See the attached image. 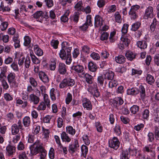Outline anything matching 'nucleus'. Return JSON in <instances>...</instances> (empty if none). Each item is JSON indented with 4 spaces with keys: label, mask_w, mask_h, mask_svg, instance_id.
I'll list each match as a JSON object with an SVG mask.
<instances>
[{
    "label": "nucleus",
    "mask_w": 159,
    "mask_h": 159,
    "mask_svg": "<svg viewBox=\"0 0 159 159\" xmlns=\"http://www.w3.org/2000/svg\"><path fill=\"white\" fill-rule=\"evenodd\" d=\"M31 123V119L29 116H26L23 119V123L25 127H28Z\"/></svg>",
    "instance_id": "32"
},
{
    "label": "nucleus",
    "mask_w": 159,
    "mask_h": 159,
    "mask_svg": "<svg viewBox=\"0 0 159 159\" xmlns=\"http://www.w3.org/2000/svg\"><path fill=\"white\" fill-rule=\"evenodd\" d=\"M139 109V106L134 105L131 107L130 108V110L131 113L133 114H136L138 112Z\"/></svg>",
    "instance_id": "53"
},
{
    "label": "nucleus",
    "mask_w": 159,
    "mask_h": 159,
    "mask_svg": "<svg viewBox=\"0 0 159 159\" xmlns=\"http://www.w3.org/2000/svg\"><path fill=\"white\" fill-rule=\"evenodd\" d=\"M88 67L89 70L93 72H94L97 69V66L96 63L92 61H90L88 64Z\"/></svg>",
    "instance_id": "30"
},
{
    "label": "nucleus",
    "mask_w": 159,
    "mask_h": 159,
    "mask_svg": "<svg viewBox=\"0 0 159 159\" xmlns=\"http://www.w3.org/2000/svg\"><path fill=\"white\" fill-rule=\"evenodd\" d=\"M83 139L84 143L87 145H88L90 143L89 138L87 134L84 135L83 137Z\"/></svg>",
    "instance_id": "58"
},
{
    "label": "nucleus",
    "mask_w": 159,
    "mask_h": 159,
    "mask_svg": "<svg viewBox=\"0 0 159 159\" xmlns=\"http://www.w3.org/2000/svg\"><path fill=\"white\" fill-rule=\"evenodd\" d=\"M49 68L51 70H55L56 68V61L54 59H52L51 60Z\"/></svg>",
    "instance_id": "54"
},
{
    "label": "nucleus",
    "mask_w": 159,
    "mask_h": 159,
    "mask_svg": "<svg viewBox=\"0 0 159 159\" xmlns=\"http://www.w3.org/2000/svg\"><path fill=\"white\" fill-rule=\"evenodd\" d=\"M111 102L114 107L119 110L120 106L124 103V101L121 97H118L115 98V99L113 100Z\"/></svg>",
    "instance_id": "15"
},
{
    "label": "nucleus",
    "mask_w": 159,
    "mask_h": 159,
    "mask_svg": "<svg viewBox=\"0 0 159 159\" xmlns=\"http://www.w3.org/2000/svg\"><path fill=\"white\" fill-rule=\"evenodd\" d=\"M75 84L74 80L70 78H65L59 84V87L61 89L72 87Z\"/></svg>",
    "instance_id": "3"
},
{
    "label": "nucleus",
    "mask_w": 159,
    "mask_h": 159,
    "mask_svg": "<svg viewBox=\"0 0 159 159\" xmlns=\"http://www.w3.org/2000/svg\"><path fill=\"white\" fill-rule=\"evenodd\" d=\"M37 95L34 93H31L29 95V101L30 103H32L34 105L38 104L39 102L40 98L39 96L41 95L40 91L37 90Z\"/></svg>",
    "instance_id": "8"
},
{
    "label": "nucleus",
    "mask_w": 159,
    "mask_h": 159,
    "mask_svg": "<svg viewBox=\"0 0 159 159\" xmlns=\"http://www.w3.org/2000/svg\"><path fill=\"white\" fill-rule=\"evenodd\" d=\"M34 52L36 55L39 56L43 55V50L39 48L38 45H35L34 47Z\"/></svg>",
    "instance_id": "33"
},
{
    "label": "nucleus",
    "mask_w": 159,
    "mask_h": 159,
    "mask_svg": "<svg viewBox=\"0 0 159 159\" xmlns=\"http://www.w3.org/2000/svg\"><path fill=\"white\" fill-rule=\"evenodd\" d=\"M10 11V7L7 6L5 5L3 2H1L0 6V11H2L3 12L9 11Z\"/></svg>",
    "instance_id": "43"
},
{
    "label": "nucleus",
    "mask_w": 159,
    "mask_h": 159,
    "mask_svg": "<svg viewBox=\"0 0 159 159\" xmlns=\"http://www.w3.org/2000/svg\"><path fill=\"white\" fill-rule=\"evenodd\" d=\"M72 48L71 47H67L63 44H61V49L59 53V56L60 58L62 60H65L66 58V53L65 50H66L67 54L70 53Z\"/></svg>",
    "instance_id": "7"
},
{
    "label": "nucleus",
    "mask_w": 159,
    "mask_h": 159,
    "mask_svg": "<svg viewBox=\"0 0 159 159\" xmlns=\"http://www.w3.org/2000/svg\"><path fill=\"white\" fill-rule=\"evenodd\" d=\"M154 16L153 7L149 6L145 11L143 18L145 19H150L153 18Z\"/></svg>",
    "instance_id": "10"
},
{
    "label": "nucleus",
    "mask_w": 159,
    "mask_h": 159,
    "mask_svg": "<svg viewBox=\"0 0 159 159\" xmlns=\"http://www.w3.org/2000/svg\"><path fill=\"white\" fill-rule=\"evenodd\" d=\"M61 137L63 142L69 143L70 142L71 140V138H70L68 135L64 131H63L61 133Z\"/></svg>",
    "instance_id": "27"
},
{
    "label": "nucleus",
    "mask_w": 159,
    "mask_h": 159,
    "mask_svg": "<svg viewBox=\"0 0 159 159\" xmlns=\"http://www.w3.org/2000/svg\"><path fill=\"white\" fill-rule=\"evenodd\" d=\"M70 11L69 10H66L64 14L61 17V20L63 22H67L68 20V16L70 14Z\"/></svg>",
    "instance_id": "34"
},
{
    "label": "nucleus",
    "mask_w": 159,
    "mask_h": 159,
    "mask_svg": "<svg viewBox=\"0 0 159 159\" xmlns=\"http://www.w3.org/2000/svg\"><path fill=\"white\" fill-rule=\"evenodd\" d=\"M135 54L131 51L127 52L125 54L126 58L129 60L132 61L134 59L135 57Z\"/></svg>",
    "instance_id": "35"
},
{
    "label": "nucleus",
    "mask_w": 159,
    "mask_h": 159,
    "mask_svg": "<svg viewBox=\"0 0 159 159\" xmlns=\"http://www.w3.org/2000/svg\"><path fill=\"white\" fill-rule=\"evenodd\" d=\"M157 23V21L155 18L153 19L152 22L150 26V29L151 31H154L155 30Z\"/></svg>",
    "instance_id": "55"
},
{
    "label": "nucleus",
    "mask_w": 159,
    "mask_h": 159,
    "mask_svg": "<svg viewBox=\"0 0 159 159\" xmlns=\"http://www.w3.org/2000/svg\"><path fill=\"white\" fill-rule=\"evenodd\" d=\"M120 142L116 137H114L109 141V146L115 150H116L119 147Z\"/></svg>",
    "instance_id": "12"
},
{
    "label": "nucleus",
    "mask_w": 159,
    "mask_h": 159,
    "mask_svg": "<svg viewBox=\"0 0 159 159\" xmlns=\"http://www.w3.org/2000/svg\"><path fill=\"white\" fill-rule=\"evenodd\" d=\"M43 96L44 101V102L45 103L48 107L50 108L51 105L50 100L48 95L46 93H44L43 94Z\"/></svg>",
    "instance_id": "38"
},
{
    "label": "nucleus",
    "mask_w": 159,
    "mask_h": 159,
    "mask_svg": "<svg viewBox=\"0 0 159 159\" xmlns=\"http://www.w3.org/2000/svg\"><path fill=\"white\" fill-rule=\"evenodd\" d=\"M140 8L139 6L135 5L131 7L129 12V15L132 20H135L138 17V11Z\"/></svg>",
    "instance_id": "4"
},
{
    "label": "nucleus",
    "mask_w": 159,
    "mask_h": 159,
    "mask_svg": "<svg viewBox=\"0 0 159 159\" xmlns=\"http://www.w3.org/2000/svg\"><path fill=\"white\" fill-rule=\"evenodd\" d=\"M95 126L96 128L97 131L100 133L102 132L103 128L102 125L99 122L95 123Z\"/></svg>",
    "instance_id": "61"
},
{
    "label": "nucleus",
    "mask_w": 159,
    "mask_h": 159,
    "mask_svg": "<svg viewBox=\"0 0 159 159\" xmlns=\"http://www.w3.org/2000/svg\"><path fill=\"white\" fill-rule=\"evenodd\" d=\"M5 117L6 120L10 123L14 122L16 119V117L11 112L7 113Z\"/></svg>",
    "instance_id": "24"
},
{
    "label": "nucleus",
    "mask_w": 159,
    "mask_h": 159,
    "mask_svg": "<svg viewBox=\"0 0 159 159\" xmlns=\"http://www.w3.org/2000/svg\"><path fill=\"white\" fill-rule=\"evenodd\" d=\"M15 77L16 74L13 72H10L7 76V79L9 84L11 85L14 88L17 87V85L16 84Z\"/></svg>",
    "instance_id": "13"
},
{
    "label": "nucleus",
    "mask_w": 159,
    "mask_h": 159,
    "mask_svg": "<svg viewBox=\"0 0 159 159\" xmlns=\"http://www.w3.org/2000/svg\"><path fill=\"white\" fill-rule=\"evenodd\" d=\"M24 64L25 68H29L31 64V61L30 57L27 56L25 58Z\"/></svg>",
    "instance_id": "47"
},
{
    "label": "nucleus",
    "mask_w": 159,
    "mask_h": 159,
    "mask_svg": "<svg viewBox=\"0 0 159 159\" xmlns=\"http://www.w3.org/2000/svg\"><path fill=\"white\" fill-rule=\"evenodd\" d=\"M50 97L52 101H55L56 99V95L57 97L60 96L59 91L57 90H55L54 88H52L50 89Z\"/></svg>",
    "instance_id": "22"
},
{
    "label": "nucleus",
    "mask_w": 159,
    "mask_h": 159,
    "mask_svg": "<svg viewBox=\"0 0 159 159\" xmlns=\"http://www.w3.org/2000/svg\"><path fill=\"white\" fill-rule=\"evenodd\" d=\"M33 16L36 19L37 21L41 22L44 19L46 20L49 17L47 12L41 11H37L33 14Z\"/></svg>",
    "instance_id": "5"
},
{
    "label": "nucleus",
    "mask_w": 159,
    "mask_h": 159,
    "mask_svg": "<svg viewBox=\"0 0 159 159\" xmlns=\"http://www.w3.org/2000/svg\"><path fill=\"white\" fill-rule=\"evenodd\" d=\"M24 45L25 46L28 47V48L30 47V44L31 43V39L29 36H25L24 38Z\"/></svg>",
    "instance_id": "42"
},
{
    "label": "nucleus",
    "mask_w": 159,
    "mask_h": 159,
    "mask_svg": "<svg viewBox=\"0 0 159 159\" xmlns=\"http://www.w3.org/2000/svg\"><path fill=\"white\" fill-rule=\"evenodd\" d=\"M129 26V25L128 24H124L121 29V32L123 34L122 35H129L126 34Z\"/></svg>",
    "instance_id": "46"
},
{
    "label": "nucleus",
    "mask_w": 159,
    "mask_h": 159,
    "mask_svg": "<svg viewBox=\"0 0 159 159\" xmlns=\"http://www.w3.org/2000/svg\"><path fill=\"white\" fill-rule=\"evenodd\" d=\"M23 126L20 120H18L17 124L14 123L11 127V133L12 135H16L18 134L20 130H22Z\"/></svg>",
    "instance_id": "6"
},
{
    "label": "nucleus",
    "mask_w": 159,
    "mask_h": 159,
    "mask_svg": "<svg viewBox=\"0 0 159 159\" xmlns=\"http://www.w3.org/2000/svg\"><path fill=\"white\" fill-rule=\"evenodd\" d=\"M79 145L77 139H75L73 143L70 144L68 146V151L71 154H73L78 149Z\"/></svg>",
    "instance_id": "11"
},
{
    "label": "nucleus",
    "mask_w": 159,
    "mask_h": 159,
    "mask_svg": "<svg viewBox=\"0 0 159 159\" xmlns=\"http://www.w3.org/2000/svg\"><path fill=\"white\" fill-rule=\"evenodd\" d=\"M16 103L19 105L22 104L21 107L23 108H25L27 106L28 104L27 101L23 102L22 100L19 99L16 100Z\"/></svg>",
    "instance_id": "44"
},
{
    "label": "nucleus",
    "mask_w": 159,
    "mask_h": 159,
    "mask_svg": "<svg viewBox=\"0 0 159 159\" xmlns=\"http://www.w3.org/2000/svg\"><path fill=\"white\" fill-rule=\"evenodd\" d=\"M115 59L116 61L119 64L123 63L125 61V58L124 56L121 55L115 57Z\"/></svg>",
    "instance_id": "36"
},
{
    "label": "nucleus",
    "mask_w": 159,
    "mask_h": 159,
    "mask_svg": "<svg viewBox=\"0 0 159 159\" xmlns=\"http://www.w3.org/2000/svg\"><path fill=\"white\" fill-rule=\"evenodd\" d=\"M115 74L114 73L111 71L108 70L106 71L104 74V79L108 80H113Z\"/></svg>",
    "instance_id": "28"
},
{
    "label": "nucleus",
    "mask_w": 159,
    "mask_h": 159,
    "mask_svg": "<svg viewBox=\"0 0 159 159\" xmlns=\"http://www.w3.org/2000/svg\"><path fill=\"white\" fill-rule=\"evenodd\" d=\"M139 93H140V96L142 100L144 101L147 99V97L146 94L145 89L144 87L140 85L138 89Z\"/></svg>",
    "instance_id": "17"
},
{
    "label": "nucleus",
    "mask_w": 159,
    "mask_h": 159,
    "mask_svg": "<svg viewBox=\"0 0 159 159\" xmlns=\"http://www.w3.org/2000/svg\"><path fill=\"white\" fill-rule=\"evenodd\" d=\"M35 134H29L27 137L28 142L29 143H33L35 139Z\"/></svg>",
    "instance_id": "62"
},
{
    "label": "nucleus",
    "mask_w": 159,
    "mask_h": 159,
    "mask_svg": "<svg viewBox=\"0 0 159 159\" xmlns=\"http://www.w3.org/2000/svg\"><path fill=\"white\" fill-rule=\"evenodd\" d=\"M40 152V159H45L46 158L47 155V151L44 149L42 150L39 151V152Z\"/></svg>",
    "instance_id": "59"
},
{
    "label": "nucleus",
    "mask_w": 159,
    "mask_h": 159,
    "mask_svg": "<svg viewBox=\"0 0 159 159\" xmlns=\"http://www.w3.org/2000/svg\"><path fill=\"white\" fill-rule=\"evenodd\" d=\"M71 68L72 70L74 71L75 73L78 74L81 73L82 75H83L84 73V68L82 65L79 64L73 65Z\"/></svg>",
    "instance_id": "16"
},
{
    "label": "nucleus",
    "mask_w": 159,
    "mask_h": 159,
    "mask_svg": "<svg viewBox=\"0 0 159 159\" xmlns=\"http://www.w3.org/2000/svg\"><path fill=\"white\" fill-rule=\"evenodd\" d=\"M75 9L78 11H82L84 10L83 3L81 1L78 2L75 6Z\"/></svg>",
    "instance_id": "41"
},
{
    "label": "nucleus",
    "mask_w": 159,
    "mask_h": 159,
    "mask_svg": "<svg viewBox=\"0 0 159 159\" xmlns=\"http://www.w3.org/2000/svg\"><path fill=\"white\" fill-rule=\"evenodd\" d=\"M117 84L118 82L116 80H111L109 82L108 86L109 88H112L116 87Z\"/></svg>",
    "instance_id": "50"
},
{
    "label": "nucleus",
    "mask_w": 159,
    "mask_h": 159,
    "mask_svg": "<svg viewBox=\"0 0 159 159\" xmlns=\"http://www.w3.org/2000/svg\"><path fill=\"white\" fill-rule=\"evenodd\" d=\"M116 34V32L115 31H113L111 32L109 37V40L110 42L113 43L115 41V36Z\"/></svg>",
    "instance_id": "60"
},
{
    "label": "nucleus",
    "mask_w": 159,
    "mask_h": 159,
    "mask_svg": "<svg viewBox=\"0 0 159 159\" xmlns=\"http://www.w3.org/2000/svg\"><path fill=\"white\" fill-rule=\"evenodd\" d=\"M116 135L119 136L121 134V131L120 130V127L118 124H116L115 126L113 129Z\"/></svg>",
    "instance_id": "49"
},
{
    "label": "nucleus",
    "mask_w": 159,
    "mask_h": 159,
    "mask_svg": "<svg viewBox=\"0 0 159 159\" xmlns=\"http://www.w3.org/2000/svg\"><path fill=\"white\" fill-rule=\"evenodd\" d=\"M91 86L93 91V96L94 98L95 97L97 98L99 96L100 94L98 89L97 88V84L96 83H93V82Z\"/></svg>",
    "instance_id": "25"
},
{
    "label": "nucleus",
    "mask_w": 159,
    "mask_h": 159,
    "mask_svg": "<svg viewBox=\"0 0 159 159\" xmlns=\"http://www.w3.org/2000/svg\"><path fill=\"white\" fill-rule=\"evenodd\" d=\"M31 153L33 155H36L39 151L42 150L44 148L43 147V144L38 140H37L30 147Z\"/></svg>",
    "instance_id": "1"
},
{
    "label": "nucleus",
    "mask_w": 159,
    "mask_h": 159,
    "mask_svg": "<svg viewBox=\"0 0 159 159\" xmlns=\"http://www.w3.org/2000/svg\"><path fill=\"white\" fill-rule=\"evenodd\" d=\"M115 16L116 21L118 23L121 22V17L118 12L117 11L115 13Z\"/></svg>",
    "instance_id": "63"
},
{
    "label": "nucleus",
    "mask_w": 159,
    "mask_h": 159,
    "mask_svg": "<svg viewBox=\"0 0 159 159\" xmlns=\"http://www.w3.org/2000/svg\"><path fill=\"white\" fill-rule=\"evenodd\" d=\"M72 96L71 94L70 93H68L66 96V104H69L72 101Z\"/></svg>",
    "instance_id": "51"
},
{
    "label": "nucleus",
    "mask_w": 159,
    "mask_h": 159,
    "mask_svg": "<svg viewBox=\"0 0 159 159\" xmlns=\"http://www.w3.org/2000/svg\"><path fill=\"white\" fill-rule=\"evenodd\" d=\"M139 93L138 89L136 88L128 89L127 91V93L129 95H136Z\"/></svg>",
    "instance_id": "31"
},
{
    "label": "nucleus",
    "mask_w": 159,
    "mask_h": 159,
    "mask_svg": "<svg viewBox=\"0 0 159 159\" xmlns=\"http://www.w3.org/2000/svg\"><path fill=\"white\" fill-rule=\"evenodd\" d=\"M26 3L21 2L20 6V10L24 11L25 12H30V10L33 9L34 7L33 5L30 4H27Z\"/></svg>",
    "instance_id": "18"
},
{
    "label": "nucleus",
    "mask_w": 159,
    "mask_h": 159,
    "mask_svg": "<svg viewBox=\"0 0 159 159\" xmlns=\"http://www.w3.org/2000/svg\"><path fill=\"white\" fill-rule=\"evenodd\" d=\"M94 25L98 27L103 25L104 21L102 18L99 15H96L94 18Z\"/></svg>",
    "instance_id": "20"
},
{
    "label": "nucleus",
    "mask_w": 159,
    "mask_h": 159,
    "mask_svg": "<svg viewBox=\"0 0 159 159\" xmlns=\"http://www.w3.org/2000/svg\"><path fill=\"white\" fill-rule=\"evenodd\" d=\"M16 149V147L14 146L9 144L6 147V153L9 156L13 155L15 152Z\"/></svg>",
    "instance_id": "23"
},
{
    "label": "nucleus",
    "mask_w": 159,
    "mask_h": 159,
    "mask_svg": "<svg viewBox=\"0 0 159 159\" xmlns=\"http://www.w3.org/2000/svg\"><path fill=\"white\" fill-rule=\"evenodd\" d=\"M67 67L64 63L60 62L57 66V72L60 75H65L67 73Z\"/></svg>",
    "instance_id": "14"
},
{
    "label": "nucleus",
    "mask_w": 159,
    "mask_h": 159,
    "mask_svg": "<svg viewBox=\"0 0 159 159\" xmlns=\"http://www.w3.org/2000/svg\"><path fill=\"white\" fill-rule=\"evenodd\" d=\"M146 80L147 83L151 85L155 81L153 77L149 74L147 75Z\"/></svg>",
    "instance_id": "45"
},
{
    "label": "nucleus",
    "mask_w": 159,
    "mask_h": 159,
    "mask_svg": "<svg viewBox=\"0 0 159 159\" xmlns=\"http://www.w3.org/2000/svg\"><path fill=\"white\" fill-rule=\"evenodd\" d=\"M141 23L139 22H137L133 24L131 26V30L132 31H136L140 27Z\"/></svg>",
    "instance_id": "48"
},
{
    "label": "nucleus",
    "mask_w": 159,
    "mask_h": 159,
    "mask_svg": "<svg viewBox=\"0 0 159 159\" xmlns=\"http://www.w3.org/2000/svg\"><path fill=\"white\" fill-rule=\"evenodd\" d=\"M143 151L144 153L147 155V156H150L151 157L154 159L156 157L155 151L153 149L150 145H146L143 147Z\"/></svg>",
    "instance_id": "9"
},
{
    "label": "nucleus",
    "mask_w": 159,
    "mask_h": 159,
    "mask_svg": "<svg viewBox=\"0 0 159 159\" xmlns=\"http://www.w3.org/2000/svg\"><path fill=\"white\" fill-rule=\"evenodd\" d=\"M90 57L95 60H98L100 59L99 54L95 52H93L90 54Z\"/></svg>",
    "instance_id": "64"
},
{
    "label": "nucleus",
    "mask_w": 159,
    "mask_h": 159,
    "mask_svg": "<svg viewBox=\"0 0 159 159\" xmlns=\"http://www.w3.org/2000/svg\"><path fill=\"white\" fill-rule=\"evenodd\" d=\"M149 39H146L145 40L139 41L137 43V46L141 49L146 48L148 46V42H149Z\"/></svg>",
    "instance_id": "21"
},
{
    "label": "nucleus",
    "mask_w": 159,
    "mask_h": 159,
    "mask_svg": "<svg viewBox=\"0 0 159 159\" xmlns=\"http://www.w3.org/2000/svg\"><path fill=\"white\" fill-rule=\"evenodd\" d=\"M38 76L40 80L44 83H47L49 82V78L47 75L42 71H39Z\"/></svg>",
    "instance_id": "19"
},
{
    "label": "nucleus",
    "mask_w": 159,
    "mask_h": 159,
    "mask_svg": "<svg viewBox=\"0 0 159 159\" xmlns=\"http://www.w3.org/2000/svg\"><path fill=\"white\" fill-rule=\"evenodd\" d=\"M80 15V14L79 12H75L72 16H70L71 20L77 23L79 20Z\"/></svg>",
    "instance_id": "37"
},
{
    "label": "nucleus",
    "mask_w": 159,
    "mask_h": 159,
    "mask_svg": "<svg viewBox=\"0 0 159 159\" xmlns=\"http://www.w3.org/2000/svg\"><path fill=\"white\" fill-rule=\"evenodd\" d=\"M30 83L31 85H32L34 87H36L38 84L37 82L33 77H31L29 79Z\"/></svg>",
    "instance_id": "57"
},
{
    "label": "nucleus",
    "mask_w": 159,
    "mask_h": 159,
    "mask_svg": "<svg viewBox=\"0 0 159 159\" xmlns=\"http://www.w3.org/2000/svg\"><path fill=\"white\" fill-rule=\"evenodd\" d=\"M133 150L130 148L129 149V150H123L122 154L120 155V159H129V153H131Z\"/></svg>",
    "instance_id": "26"
},
{
    "label": "nucleus",
    "mask_w": 159,
    "mask_h": 159,
    "mask_svg": "<svg viewBox=\"0 0 159 159\" xmlns=\"http://www.w3.org/2000/svg\"><path fill=\"white\" fill-rule=\"evenodd\" d=\"M130 35H122L120 39L121 41L118 44L119 48L122 50L127 47L130 42Z\"/></svg>",
    "instance_id": "2"
},
{
    "label": "nucleus",
    "mask_w": 159,
    "mask_h": 159,
    "mask_svg": "<svg viewBox=\"0 0 159 159\" xmlns=\"http://www.w3.org/2000/svg\"><path fill=\"white\" fill-rule=\"evenodd\" d=\"M46 104L44 102H40L38 106L37 107V109L39 111H43L46 108Z\"/></svg>",
    "instance_id": "52"
},
{
    "label": "nucleus",
    "mask_w": 159,
    "mask_h": 159,
    "mask_svg": "<svg viewBox=\"0 0 159 159\" xmlns=\"http://www.w3.org/2000/svg\"><path fill=\"white\" fill-rule=\"evenodd\" d=\"M154 133L156 139L159 140V126H154Z\"/></svg>",
    "instance_id": "56"
},
{
    "label": "nucleus",
    "mask_w": 159,
    "mask_h": 159,
    "mask_svg": "<svg viewBox=\"0 0 159 159\" xmlns=\"http://www.w3.org/2000/svg\"><path fill=\"white\" fill-rule=\"evenodd\" d=\"M66 131L67 133L73 136L75 134L76 131L72 126H69L66 127Z\"/></svg>",
    "instance_id": "39"
},
{
    "label": "nucleus",
    "mask_w": 159,
    "mask_h": 159,
    "mask_svg": "<svg viewBox=\"0 0 159 159\" xmlns=\"http://www.w3.org/2000/svg\"><path fill=\"white\" fill-rule=\"evenodd\" d=\"M81 156L85 158L88 152V148L86 146L83 145L81 147Z\"/></svg>",
    "instance_id": "40"
},
{
    "label": "nucleus",
    "mask_w": 159,
    "mask_h": 159,
    "mask_svg": "<svg viewBox=\"0 0 159 159\" xmlns=\"http://www.w3.org/2000/svg\"><path fill=\"white\" fill-rule=\"evenodd\" d=\"M82 75L83 77L85 79L87 83L89 84H92L93 81V77L91 75L88 73H84Z\"/></svg>",
    "instance_id": "29"
}]
</instances>
